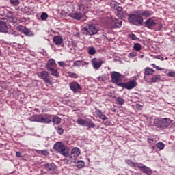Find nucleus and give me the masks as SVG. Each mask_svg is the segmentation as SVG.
<instances>
[{"instance_id": "obj_1", "label": "nucleus", "mask_w": 175, "mask_h": 175, "mask_svg": "<svg viewBox=\"0 0 175 175\" xmlns=\"http://www.w3.org/2000/svg\"><path fill=\"white\" fill-rule=\"evenodd\" d=\"M154 125L159 129H165V128H172L173 126V121L170 118L155 119Z\"/></svg>"}, {"instance_id": "obj_2", "label": "nucleus", "mask_w": 175, "mask_h": 175, "mask_svg": "<svg viewBox=\"0 0 175 175\" xmlns=\"http://www.w3.org/2000/svg\"><path fill=\"white\" fill-rule=\"evenodd\" d=\"M98 32H99V27L93 23L88 24L81 29L82 34L87 36H93V35H96Z\"/></svg>"}, {"instance_id": "obj_3", "label": "nucleus", "mask_w": 175, "mask_h": 175, "mask_svg": "<svg viewBox=\"0 0 175 175\" xmlns=\"http://www.w3.org/2000/svg\"><path fill=\"white\" fill-rule=\"evenodd\" d=\"M129 21L133 23L134 25H142L143 24V18L140 15L131 14L129 15Z\"/></svg>"}, {"instance_id": "obj_4", "label": "nucleus", "mask_w": 175, "mask_h": 175, "mask_svg": "<svg viewBox=\"0 0 175 175\" xmlns=\"http://www.w3.org/2000/svg\"><path fill=\"white\" fill-rule=\"evenodd\" d=\"M54 150L55 151H58L62 155H64V157H69V153L66 152V148L63 145L61 142H57L54 144L53 146Z\"/></svg>"}, {"instance_id": "obj_5", "label": "nucleus", "mask_w": 175, "mask_h": 175, "mask_svg": "<svg viewBox=\"0 0 175 175\" xmlns=\"http://www.w3.org/2000/svg\"><path fill=\"white\" fill-rule=\"evenodd\" d=\"M118 85L122 87V88H126V90H133L137 85V83L136 80H131L126 83H119Z\"/></svg>"}, {"instance_id": "obj_6", "label": "nucleus", "mask_w": 175, "mask_h": 175, "mask_svg": "<svg viewBox=\"0 0 175 175\" xmlns=\"http://www.w3.org/2000/svg\"><path fill=\"white\" fill-rule=\"evenodd\" d=\"M84 9V5H81L79 9L76 12H72L70 14V17L74 18V20H80L83 18V10Z\"/></svg>"}, {"instance_id": "obj_7", "label": "nucleus", "mask_w": 175, "mask_h": 175, "mask_svg": "<svg viewBox=\"0 0 175 175\" xmlns=\"http://www.w3.org/2000/svg\"><path fill=\"white\" fill-rule=\"evenodd\" d=\"M38 76L41 77L46 84H51V80L49 78L50 75L47 71H42L38 74Z\"/></svg>"}, {"instance_id": "obj_8", "label": "nucleus", "mask_w": 175, "mask_h": 175, "mask_svg": "<svg viewBox=\"0 0 175 175\" xmlns=\"http://www.w3.org/2000/svg\"><path fill=\"white\" fill-rule=\"evenodd\" d=\"M102 64H105L104 60L96 58H94L93 59H92V65L94 69H96V70H98V69H99L100 66H102Z\"/></svg>"}, {"instance_id": "obj_9", "label": "nucleus", "mask_w": 175, "mask_h": 175, "mask_svg": "<svg viewBox=\"0 0 175 175\" xmlns=\"http://www.w3.org/2000/svg\"><path fill=\"white\" fill-rule=\"evenodd\" d=\"M111 77L112 83L117 84L118 81H121L122 79V75L120 74V72L113 71L112 72Z\"/></svg>"}, {"instance_id": "obj_10", "label": "nucleus", "mask_w": 175, "mask_h": 175, "mask_svg": "<svg viewBox=\"0 0 175 175\" xmlns=\"http://www.w3.org/2000/svg\"><path fill=\"white\" fill-rule=\"evenodd\" d=\"M18 29L24 33V35H26V36H33V33L27 27L19 25L18 26Z\"/></svg>"}, {"instance_id": "obj_11", "label": "nucleus", "mask_w": 175, "mask_h": 175, "mask_svg": "<svg viewBox=\"0 0 175 175\" xmlns=\"http://www.w3.org/2000/svg\"><path fill=\"white\" fill-rule=\"evenodd\" d=\"M46 68L47 70H51L57 68V63H55V60L53 59H50L46 64Z\"/></svg>"}, {"instance_id": "obj_12", "label": "nucleus", "mask_w": 175, "mask_h": 175, "mask_svg": "<svg viewBox=\"0 0 175 175\" xmlns=\"http://www.w3.org/2000/svg\"><path fill=\"white\" fill-rule=\"evenodd\" d=\"M43 167L45 169V170H47V172H54V170H55L57 168V165L53 163H49L44 164Z\"/></svg>"}, {"instance_id": "obj_13", "label": "nucleus", "mask_w": 175, "mask_h": 175, "mask_svg": "<svg viewBox=\"0 0 175 175\" xmlns=\"http://www.w3.org/2000/svg\"><path fill=\"white\" fill-rule=\"evenodd\" d=\"M70 88L74 92H77L78 91L81 90V87L76 81H74V82H72L71 83H70Z\"/></svg>"}, {"instance_id": "obj_14", "label": "nucleus", "mask_w": 175, "mask_h": 175, "mask_svg": "<svg viewBox=\"0 0 175 175\" xmlns=\"http://www.w3.org/2000/svg\"><path fill=\"white\" fill-rule=\"evenodd\" d=\"M29 121L33 122H43V116L42 115H33L29 118Z\"/></svg>"}, {"instance_id": "obj_15", "label": "nucleus", "mask_w": 175, "mask_h": 175, "mask_svg": "<svg viewBox=\"0 0 175 175\" xmlns=\"http://www.w3.org/2000/svg\"><path fill=\"white\" fill-rule=\"evenodd\" d=\"M144 24L146 28H148L149 29H152V27L157 25V23H155V21H154L151 18L146 20Z\"/></svg>"}, {"instance_id": "obj_16", "label": "nucleus", "mask_w": 175, "mask_h": 175, "mask_svg": "<svg viewBox=\"0 0 175 175\" xmlns=\"http://www.w3.org/2000/svg\"><path fill=\"white\" fill-rule=\"evenodd\" d=\"M62 42H64V39H62L61 36H55L53 37V43H55V44L57 46L62 44Z\"/></svg>"}, {"instance_id": "obj_17", "label": "nucleus", "mask_w": 175, "mask_h": 175, "mask_svg": "<svg viewBox=\"0 0 175 175\" xmlns=\"http://www.w3.org/2000/svg\"><path fill=\"white\" fill-rule=\"evenodd\" d=\"M80 155V149L74 148L71 150V158H77Z\"/></svg>"}, {"instance_id": "obj_18", "label": "nucleus", "mask_w": 175, "mask_h": 175, "mask_svg": "<svg viewBox=\"0 0 175 175\" xmlns=\"http://www.w3.org/2000/svg\"><path fill=\"white\" fill-rule=\"evenodd\" d=\"M137 167L140 169L142 173H146V174H151V170L146 165L140 166V164H139V167Z\"/></svg>"}, {"instance_id": "obj_19", "label": "nucleus", "mask_w": 175, "mask_h": 175, "mask_svg": "<svg viewBox=\"0 0 175 175\" xmlns=\"http://www.w3.org/2000/svg\"><path fill=\"white\" fill-rule=\"evenodd\" d=\"M53 121V118L51 115H45L43 116V120L42 122L44 124H50Z\"/></svg>"}, {"instance_id": "obj_20", "label": "nucleus", "mask_w": 175, "mask_h": 175, "mask_svg": "<svg viewBox=\"0 0 175 175\" xmlns=\"http://www.w3.org/2000/svg\"><path fill=\"white\" fill-rule=\"evenodd\" d=\"M0 31L1 32H8V26L6 23L0 21Z\"/></svg>"}, {"instance_id": "obj_21", "label": "nucleus", "mask_w": 175, "mask_h": 175, "mask_svg": "<svg viewBox=\"0 0 175 175\" xmlns=\"http://www.w3.org/2000/svg\"><path fill=\"white\" fill-rule=\"evenodd\" d=\"M95 113L96 116H98V117L101 120H103V121H105V120H107V117H106L105 114L102 113V111H99V109H96Z\"/></svg>"}, {"instance_id": "obj_22", "label": "nucleus", "mask_w": 175, "mask_h": 175, "mask_svg": "<svg viewBox=\"0 0 175 175\" xmlns=\"http://www.w3.org/2000/svg\"><path fill=\"white\" fill-rule=\"evenodd\" d=\"M84 126H87L88 128H95V124L92 122L91 120H85Z\"/></svg>"}, {"instance_id": "obj_23", "label": "nucleus", "mask_w": 175, "mask_h": 175, "mask_svg": "<svg viewBox=\"0 0 175 175\" xmlns=\"http://www.w3.org/2000/svg\"><path fill=\"white\" fill-rule=\"evenodd\" d=\"M125 162L127 163V165H129V166H131V167H139V163H135L131 160H126Z\"/></svg>"}, {"instance_id": "obj_24", "label": "nucleus", "mask_w": 175, "mask_h": 175, "mask_svg": "<svg viewBox=\"0 0 175 175\" xmlns=\"http://www.w3.org/2000/svg\"><path fill=\"white\" fill-rule=\"evenodd\" d=\"M88 54H90V55H95V54H96V49H95V48H94V46H90L88 48Z\"/></svg>"}, {"instance_id": "obj_25", "label": "nucleus", "mask_w": 175, "mask_h": 175, "mask_svg": "<svg viewBox=\"0 0 175 175\" xmlns=\"http://www.w3.org/2000/svg\"><path fill=\"white\" fill-rule=\"evenodd\" d=\"M154 74V70L151 68L147 67L145 68L144 75H153Z\"/></svg>"}, {"instance_id": "obj_26", "label": "nucleus", "mask_w": 175, "mask_h": 175, "mask_svg": "<svg viewBox=\"0 0 175 175\" xmlns=\"http://www.w3.org/2000/svg\"><path fill=\"white\" fill-rule=\"evenodd\" d=\"M159 80H161V75H154L151 78L150 83H157V81H159Z\"/></svg>"}, {"instance_id": "obj_27", "label": "nucleus", "mask_w": 175, "mask_h": 175, "mask_svg": "<svg viewBox=\"0 0 175 175\" xmlns=\"http://www.w3.org/2000/svg\"><path fill=\"white\" fill-rule=\"evenodd\" d=\"M52 121L55 125H59V124H61V118L55 116L53 118Z\"/></svg>"}, {"instance_id": "obj_28", "label": "nucleus", "mask_w": 175, "mask_h": 175, "mask_svg": "<svg viewBox=\"0 0 175 175\" xmlns=\"http://www.w3.org/2000/svg\"><path fill=\"white\" fill-rule=\"evenodd\" d=\"M81 65H83V60H77L73 63L72 66L74 68L76 66H77L79 68V67L81 66Z\"/></svg>"}, {"instance_id": "obj_29", "label": "nucleus", "mask_w": 175, "mask_h": 175, "mask_svg": "<svg viewBox=\"0 0 175 175\" xmlns=\"http://www.w3.org/2000/svg\"><path fill=\"white\" fill-rule=\"evenodd\" d=\"M49 70V72H51L52 76L58 77L59 75H58V71L57 70V69L52 68L51 70Z\"/></svg>"}, {"instance_id": "obj_30", "label": "nucleus", "mask_w": 175, "mask_h": 175, "mask_svg": "<svg viewBox=\"0 0 175 175\" xmlns=\"http://www.w3.org/2000/svg\"><path fill=\"white\" fill-rule=\"evenodd\" d=\"M156 147H157L159 150H163V148H165V144L162 142H159L157 144Z\"/></svg>"}, {"instance_id": "obj_31", "label": "nucleus", "mask_w": 175, "mask_h": 175, "mask_svg": "<svg viewBox=\"0 0 175 175\" xmlns=\"http://www.w3.org/2000/svg\"><path fill=\"white\" fill-rule=\"evenodd\" d=\"M85 166V163L83 161H79L77 163V165H76V167L78 168V169H82V167H84Z\"/></svg>"}, {"instance_id": "obj_32", "label": "nucleus", "mask_w": 175, "mask_h": 175, "mask_svg": "<svg viewBox=\"0 0 175 175\" xmlns=\"http://www.w3.org/2000/svg\"><path fill=\"white\" fill-rule=\"evenodd\" d=\"M77 123L79 124V125H81V126H84L85 125V120L81 118H78L77 120Z\"/></svg>"}, {"instance_id": "obj_33", "label": "nucleus", "mask_w": 175, "mask_h": 175, "mask_svg": "<svg viewBox=\"0 0 175 175\" xmlns=\"http://www.w3.org/2000/svg\"><path fill=\"white\" fill-rule=\"evenodd\" d=\"M116 102L118 103V105H124V103H125V100L121 97H117Z\"/></svg>"}, {"instance_id": "obj_34", "label": "nucleus", "mask_w": 175, "mask_h": 175, "mask_svg": "<svg viewBox=\"0 0 175 175\" xmlns=\"http://www.w3.org/2000/svg\"><path fill=\"white\" fill-rule=\"evenodd\" d=\"M122 25V21H119L115 23V26H113L112 28H121Z\"/></svg>"}, {"instance_id": "obj_35", "label": "nucleus", "mask_w": 175, "mask_h": 175, "mask_svg": "<svg viewBox=\"0 0 175 175\" xmlns=\"http://www.w3.org/2000/svg\"><path fill=\"white\" fill-rule=\"evenodd\" d=\"M134 50L136 51H140L142 50V45L139 43H136L134 44Z\"/></svg>"}, {"instance_id": "obj_36", "label": "nucleus", "mask_w": 175, "mask_h": 175, "mask_svg": "<svg viewBox=\"0 0 175 175\" xmlns=\"http://www.w3.org/2000/svg\"><path fill=\"white\" fill-rule=\"evenodd\" d=\"M48 17H49V15L47 14V13L42 12L41 14V16H40L41 20H42V21L47 20Z\"/></svg>"}, {"instance_id": "obj_37", "label": "nucleus", "mask_w": 175, "mask_h": 175, "mask_svg": "<svg viewBox=\"0 0 175 175\" xmlns=\"http://www.w3.org/2000/svg\"><path fill=\"white\" fill-rule=\"evenodd\" d=\"M68 75L69 77H72L73 79H77V77H79V75H77V74H76L75 72H68Z\"/></svg>"}, {"instance_id": "obj_38", "label": "nucleus", "mask_w": 175, "mask_h": 175, "mask_svg": "<svg viewBox=\"0 0 175 175\" xmlns=\"http://www.w3.org/2000/svg\"><path fill=\"white\" fill-rule=\"evenodd\" d=\"M142 16H144L145 17H150V16H151V14H152V12H148V11H145L144 12H142Z\"/></svg>"}, {"instance_id": "obj_39", "label": "nucleus", "mask_w": 175, "mask_h": 175, "mask_svg": "<svg viewBox=\"0 0 175 175\" xmlns=\"http://www.w3.org/2000/svg\"><path fill=\"white\" fill-rule=\"evenodd\" d=\"M117 5H118V3H117L116 1H112L111 2V8H112V9L115 10L118 6Z\"/></svg>"}, {"instance_id": "obj_40", "label": "nucleus", "mask_w": 175, "mask_h": 175, "mask_svg": "<svg viewBox=\"0 0 175 175\" xmlns=\"http://www.w3.org/2000/svg\"><path fill=\"white\" fill-rule=\"evenodd\" d=\"M11 5H13V6H17L19 5L20 1L18 0H10Z\"/></svg>"}, {"instance_id": "obj_41", "label": "nucleus", "mask_w": 175, "mask_h": 175, "mask_svg": "<svg viewBox=\"0 0 175 175\" xmlns=\"http://www.w3.org/2000/svg\"><path fill=\"white\" fill-rule=\"evenodd\" d=\"M39 154H42V155L47 157V155H49V151L47 150H40Z\"/></svg>"}, {"instance_id": "obj_42", "label": "nucleus", "mask_w": 175, "mask_h": 175, "mask_svg": "<svg viewBox=\"0 0 175 175\" xmlns=\"http://www.w3.org/2000/svg\"><path fill=\"white\" fill-rule=\"evenodd\" d=\"M57 131L59 135H64V129L58 127Z\"/></svg>"}, {"instance_id": "obj_43", "label": "nucleus", "mask_w": 175, "mask_h": 175, "mask_svg": "<svg viewBox=\"0 0 175 175\" xmlns=\"http://www.w3.org/2000/svg\"><path fill=\"white\" fill-rule=\"evenodd\" d=\"M130 39H131V40H136V39H137V37H136V35L132 33L130 34L129 36Z\"/></svg>"}, {"instance_id": "obj_44", "label": "nucleus", "mask_w": 175, "mask_h": 175, "mask_svg": "<svg viewBox=\"0 0 175 175\" xmlns=\"http://www.w3.org/2000/svg\"><path fill=\"white\" fill-rule=\"evenodd\" d=\"M167 76H169V77H175V72L174 71H172L168 72Z\"/></svg>"}, {"instance_id": "obj_45", "label": "nucleus", "mask_w": 175, "mask_h": 175, "mask_svg": "<svg viewBox=\"0 0 175 175\" xmlns=\"http://www.w3.org/2000/svg\"><path fill=\"white\" fill-rule=\"evenodd\" d=\"M58 64L59 66H62V68L66 66V63H65V62H58Z\"/></svg>"}, {"instance_id": "obj_46", "label": "nucleus", "mask_w": 175, "mask_h": 175, "mask_svg": "<svg viewBox=\"0 0 175 175\" xmlns=\"http://www.w3.org/2000/svg\"><path fill=\"white\" fill-rule=\"evenodd\" d=\"M148 142L150 143V144L154 143V138H152V137H148Z\"/></svg>"}, {"instance_id": "obj_47", "label": "nucleus", "mask_w": 175, "mask_h": 175, "mask_svg": "<svg viewBox=\"0 0 175 175\" xmlns=\"http://www.w3.org/2000/svg\"><path fill=\"white\" fill-rule=\"evenodd\" d=\"M114 10H117L118 13H121V12H122V8L118 5V7H116Z\"/></svg>"}, {"instance_id": "obj_48", "label": "nucleus", "mask_w": 175, "mask_h": 175, "mask_svg": "<svg viewBox=\"0 0 175 175\" xmlns=\"http://www.w3.org/2000/svg\"><path fill=\"white\" fill-rule=\"evenodd\" d=\"M16 155L18 158H21V157H23V154L20 152H16Z\"/></svg>"}, {"instance_id": "obj_49", "label": "nucleus", "mask_w": 175, "mask_h": 175, "mask_svg": "<svg viewBox=\"0 0 175 175\" xmlns=\"http://www.w3.org/2000/svg\"><path fill=\"white\" fill-rule=\"evenodd\" d=\"M155 58L157 59H160L161 61H163L165 59L163 58V57H160V56H155Z\"/></svg>"}, {"instance_id": "obj_50", "label": "nucleus", "mask_w": 175, "mask_h": 175, "mask_svg": "<svg viewBox=\"0 0 175 175\" xmlns=\"http://www.w3.org/2000/svg\"><path fill=\"white\" fill-rule=\"evenodd\" d=\"M10 21H14V16L13 15H10Z\"/></svg>"}, {"instance_id": "obj_51", "label": "nucleus", "mask_w": 175, "mask_h": 175, "mask_svg": "<svg viewBox=\"0 0 175 175\" xmlns=\"http://www.w3.org/2000/svg\"><path fill=\"white\" fill-rule=\"evenodd\" d=\"M156 69H157V70H163V68H161V67H159V66H156Z\"/></svg>"}, {"instance_id": "obj_52", "label": "nucleus", "mask_w": 175, "mask_h": 175, "mask_svg": "<svg viewBox=\"0 0 175 175\" xmlns=\"http://www.w3.org/2000/svg\"><path fill=\"white\" fill-rule=\"evenodd\" d=\"M152 66L153 68H155L157 69V66L155 65V64H152Z\"/></svg>"}, {"instance_id": "obj_53", "label": "nucleus", "mask_w": 175, "mask_h": 175, "mask_svg": "<svg viewBox=\"0 0 175 175\" xmlns=\"http://www.w3.org/2000/svg\"><path fill=\"white\" fill-rule=\"evenodd\" d=\"M103 36H104V38H105V39H107V40H109V38H107V37L106 36L103 35Z\"/></svg>"}, {"instance_id": "obj_54", "label": "nucleus", "mask_w": 175, "mask_h": 175, "mask_svg": "<svg viewBox=\"0 0 175 175\" xmlns=\"http://www.w3.org/2000/svg\"><path fill=\"white\" fill-rule=\"evenodd\" d=\"M130 55H131L132 57L134 56L133 53H130Z\"/></svg>"}, {"instance_id": "obj_55", "label": "nucleus", "mask_w": 175, "mask_h": 175, "mask_svg": "<svg viewBox=\"0 0 175 175\" xmlns=\"http://www.w3.org/2000/svg\"><path fill=\"white\" fill-rule=\"evenodd\" d=\"M152 148L154 150L155 148V146H152Z\"/></svg>"}, {"instance_id": "obj_56", "label": "nucleus", "mask_w": 175, "mask_h": 175, "mask_svg": "<svg viewBox=\"0 0 175 175\" xmlns=\"http://www.w3.org/2000/svg\"><path fill=\"white\" fill-rule=\"evenodd\" d=\"M85 65H88V63H87V62H85Z\"/></svg>"}, {"instance_id": "obj_57", "label": "nucleus", "mask_w": 175, "mask_h": 175, "mask_svg": "<svg viewBox=\"0 0 175 175\" xmlns=\"http://www.w3.org/2000/svg\"><path fill=\"white\" fill-rule=\"evenodd\" d=\"M35 111H38V109H36Z\"/></svg>"}, {"instance_id": "obj_58", "label": "nucleus", "mask_w": 175, "mask_h": 175, "mask_svg": "<svg viewBox=\"0 0 175 175\" xmlns=\"http://www.w3.org/2000/svg\"><path fill=\"white\" fill-rule=\"evenodd\" d=\"M165 59L167 60V57H165Z\"/></svg>"}]
</instances>
